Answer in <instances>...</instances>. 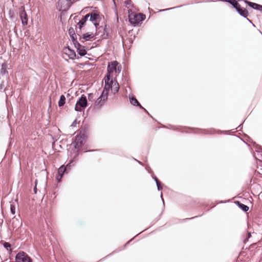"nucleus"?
Masks as SVG:
<instances>
[{
  "mask_svg": "<svg viewBox=\"0 0 262 262\" xmlns=\"http://www.w3.org/2000/svg\"><path fill=\"white\" fill-rule=\"evenodd\" d=\"M84 142V138L82 136L78 135L76 136L75 141L73 144L75 148L79 149L83 145Z\"/></svg>",
  "mask_w": 262,
  "mask_h": 262,
  "instance_id": "nucleus-7",
  "label": "nucleus"
},
{
  "mask_svg": "<svg viewBox=\"0 0 262 262\" xmlns=\"http://www.w3.org/2000/svg\"><path fill=\"white\" fill-rule=\"evenodd\" d=\"M19 13L23 25H27L28 24V17L24 6H21L19 7Z\"/></svg>",
  "mask_w": 262,
  "mask_h": 262,
  "instance_id": "nucleus-6",
  "label": "nucleus"
},
{
  "mask_svg": "<svg viewBox=\"0 0 262 262\" xmlns=\"http://www.w3.org/2000/svg\"><path fill=\"white\" fill-rule=\"evenodd\" d=\"M176 8V7L171 8H170V9H174V8ZM169 10V9H163L162 11H166V10Z\"/></svg>",
  "mask_w": 262,
  "mask_h": 262,
  "instance_id": "nucleus-34",
  "label": "nucleus"
},
{
  "mask_svg": "<svg viewBox=\"0 0 262 262\" xmlns=\"http://www.w3.org/2000/svg\"><path fill=\"white\" fill-rule=\"evenodd\" d=\"M108 88V85L104 88L101 95L95 102L94 106L95 109H99L104 104L105 101L107 100L108 94L105 92Z\"/></svg>",
  "mask_w": 262,
  "mask_h": 262,
  "instance_id": "nucleus-2",
  "label": "nucleus"
},
{
  "mask_svg": "<svg viewBox=\"0 0 262 262\" xmlns=\"http://www.w3.org/2000/svg\"><path fill=\"white\" fill-rule=\"evenodd\" d=\"M75 48L78 50V48H81L82 46H81L80 43H77L76 45H75Z\"/></svg>",
  "mask_w": 262,
  "mask_h": 262,
  "instance_id": "nucleus-27",
  "label": "nucleus"
},
{
  "mask_svg": "<svg viewBox=\"0 0 262 262\" xmlns=\"http://www.w3.org/2000/svg\"><path fill=\"white\" fill-rule=\"evenodd\" d=\"M254 157L256 158V159H258V158L256 157V155L255 154ZM259 160L261 161V159H258Z\"/></svg>",
  "mask_w": 262,
  "mask_h": 262,
  "instance_id": "nucleus-37",
  "label": "nucleus"
},
{
  "mask_svg": "<svg viewBox=\"0 0 262 262\" xmlns=\"http://www.w3.org/2000/svg\"><path fill=\"white\" fill-rule=\"evenodd\" d=\"M236 204H237L238 205V207L244 212H247L249 210L248 206H247V205H246L244 204L241 203L238 201H237L236 202Z\"/></svg>",
  "mask_w": 262,
  "mask_h": 262,
  "instance_id": "nucleus-16",
  "label": "nucleus"
},
{
  "mask_svg": "<svg viewBox=\"0 0 262 262\" xmlns=\"http://www.w3.org/2000/svg\"><path fill=\"white\" fill-rule=\"evenodd\" d=\"M89 15L90 20L92 23L97 21L98 19L99 18V15L96 12H92L91 13L88 14Z\"/></svg>",
  "mask_w": 262,
  "mask_h": 262,
  "instance_id": "nucleus-11",
  "label": "nucleus"
},
{
  "mask_svg": "<svg viewBox=\"0 0 262 262\" xmlns=\"http://www.w3.org/2000/svg\"><path fill=\"white\" fill-rule=\"evenodd\" d=\"M74 32V30H73V29H69V34H70V36H71V37H72V35H73V34H74V35H75V34H74V33L72 34V32Z\"/></svg>",
  "mask_w": 262,
  "mask_h": 262,
  "instance_id": "nucleus-28",
  "label": "nucleus"
},
{
  "mask_svg": "<svg viewBox=\"0 0 262 262\" xmlns=\"http://www.w3.org/2000/svg\"><path fill=\"white\" fill-rule=\"evenodd\" d=\"M259 154V152H257V156H258Z\"/></svg>",
  "mask_w": 262,
  "mask_h": 262,
  "instance_id": "nucleus-42",
  "label": "nucleus"
},
{
  "mask_svg": "<svg viewBox=\"0 0 262 262\" xmlns=\"http://www.w3.org/2000/svg\"><path fill=\"white\" fill-rule=\"evenodd\" d=\"M225 2L229 3L235 9L236 8L239 9V7L240 5L237 3V2L236 1V0H226V1H225Z\"/></svg>",
  "mask_w": 262,
  "mask_h": 262,
  "instance_id": "nucleus-18",
  "label": "nucleus"
},
{
  "mask_svg": "<svg viewBox=\"0 0 262 262\" xmlns=\"http://www.w3.org/2000/svg\"><path fill=\"white\" fill-rule=\"evenodd\" d=\"M250 236V233H249L248 237Z\"/></svg>",
  "mask_w": 262,
  "mask_h": 262,
  "instance_id": "nucleus-41",
  "label": "nucleus"
},
{
  "mask_svg": "<svg viewBox=\"0 0 262 262\" xmlns=\"http://www.w3.org/2000/svg\"><path fill=\"white\" fill-rule=\"evenodd\" d=\"M113 1L114 2L115 0H113Z\"/></svg>",
  "mask_w": 262,
  "mask_h": 262,
  "instance_id": "nucleus-46",
  "label": "nucleus"
},
{
  "mask_svg": "<svg viewBox=\"0 0 262 262\" xmlns=\"http://www.w3.org/2000/svg\"><path fill=\"white\" fill-rule=\"evenodd\" d=\"M5 73V65L3 64L1 69V74L4 75Z\"/></svg>",
  "mask_w": 262,
  "mask_h": 262,
  "instance_id": "nucleus-25",
  "label": "nucleus"
},
{
  "mask_svg": "<svg viewBox=\"0 0 262 262\" xmlns=\"http://www.w3.org/2000/svg\"><path fill=\"white\" fill-rule=\"evenodd\" d=\"M131 1L130 0H126L125 1V4H126V6L127 8H130V4H131Z\"/></svg>",
  "mask_w": 262,
  "mask_h": 262,
  "instance_id": "nucleus-23",
  "label": "nucleus"
},
{
  "mask_svg": "<svg viewBox=\"0 0 262 262\" xmlns=\"http://www.w3.org/2000/svg\"><path fill=\"white\" fill-rule=\"evenodd\" d=\"M10 211L12 215L15 214V205L14 203L10 204Z\"/></svg>",
  "mask_w": 262,
  "mask_h": 262,
  "instance_id": "nucleus-21",
  "label": "nucleus"
},
{
  "mask_svg": "<svg viewBox=\"0 0 262 262\" xmlns=\"http://www.w3.org/2000/svg\"><path fill=\"white\" fill-rule=\"evenodd\" d=\"M67 171V167H65L64 165L61 166L58 170V173L56 176V179L58 182L60 181L64 173Z\"/></svg>",
  "mask_w": 262,
  "mask_h": 262,
  "instance_id": "nucleus-9",
  "label": "nucleus"
},
{
  "mask_svg": "<svg viewBox=\"0 0 262 262\" xmlns=\"http://www.w3.org/2000/svg\"><path fill=\"white\" fill-rule=\"evenodd\" d=\"M66 97L64 95H62L60 97V99H59V100L58 101V106L59 107H61L62 106H63V105L65 104L66 103Z\"/></svg>",
  "mask_w": 262,
  "mask_h": 262,
  "instance_id": "nucleus-17",
  "label": "nucleus"
},
{
  "mask_svg": "<svg viewBox=\"0 0 262 262\" xmlns=\"http://www.w3.org/2000/svg\"><path fill=\"white\" fill-rule=\"evenodd\" d=\"M89 17V15L87 14L81 20H79V21L77 24V26H78L79 29H81L82 27L84 26Z\"/></svg>",
  "mask_w": 262,
  "mask_h": 262,
  "instance_id": "nucleus-14",
  "label": "nucleus"
},
{
  "mask_svg": "<svg viewBox=\"0 0 262 262\" xmlns=\"http://www.w3.org/2000/svg\"><path fill=\"white\" fill-rule=\"evenodd\" d=\"M72 38L73 40V43L74 44V46L76 45L77 43H78L76 39L74 38V34L72 35Z\"/></svg>",
  "mask_w": 262,
  "mask_h": 262,
  "instance_id": "nucleus-26",
  "label": "nucleus"
},
{
  "mask_svg": "<svg viewBox=\"0 0 262 262\" xmlns=\"http://www.w3.org/2000/svg\"><path fill=\"white\" fill-rule=\"evenodd\" d=\"M71 163L72 162H70V163L68 164L66 166V167H67V171L69 170L70 169V167L71 166Z\"/></svg>",
  "mask_w": 262,
  "mask_h": 262,
  "instance_id": "nucleus-29",
  "label": "nucleus"
},
{
  "mask_svg": "<svg viewBox=\"0 0 262 262\" xmlns=\"http://www.w3.org/2000/svg\"><path fill=\"white\" fill-rule=\"evenodd\" d=\"M236 10L238 12V13L242 16L244 17H247L248 15V12L246 9H243L241 5L239 7V9L236 8Z\"/></svg>",
  "mask_w": 262,
  "mask_h": 262,
  "instance_id": "nucleus-13",
  "label": "nucleus"
},
{
  "mask_svg": "<svg viewBox=\"0 0 262 262\" xmlns=\"http://www.w3.org/2000/svg\"><path fill=\"white\" fill-rule=\"evenodd\" d=\"M67 96H70V94H67Z\"/></svg>",
  "mask_w": 262,
  "mask_h": 262,
  "instance_id": "nucleus-43",
  "label": "nucleus"
},
{
  "mask_svg": "<svg viewBox=\"0 0 262 262\" xmlns=\"http://www.w3.org/2000/svg\"><path fill=\"white\" fill-rule=\"evenodd\" d=\"M71 5V0H59L57 9L59 11H66L69 9Z\"/></svg>",
  "mask_w": 262,
  "mask_h": 262,
  "instance_id": "nucleus-5",
  "label": "nucleus"
},
{
  "mask_svg": "<svg viewBox=\"0 0 262 262\" xmlns=\"http://www.w3.org/2000/svg\"><path fill=\"white\" fill-rule=\"evenodd\" d=\"M130 241H132V239H130V241H128V243L130 242Z\"/></svg>",
  "mask_w": 262,
  "mask_h": 262,
  "instance_id": "nucleus-44",
  "label": "nucleus"
},
{
  "mask_svg": "<svg viewBox=\"0 0 262 262\" xmlns=\"http://www.w3.org/2000/svg\"><path fill=\"white\" fill-rule=\"evenodd\" d=\"M88 105V100L86 97L82 95L81 97L77 101L75 110L77 112H81Z\"/></svg>",
  "mask_w": 262,
  "mask_h": 262,
  "instance_id": "nucleus-4",
  "label": "nucleus"
},
{
  "mask_svg": "<svg viewBox=\"0 0 262 262\" xmlns=\"http://www.w3.org/2000/svg\"><path fill=\"white\" fill-rule=\"evenodd\" d=\"M247 20L250 21V23H251V20L250 19H249L248 18H247Z\"/></svg>",
  "mask_w": 262,
  "mask_h": 262,
  "instance_id": "nucleus-40",
  "label": "nucleus"
},
{
  "mask_svg": "<svg viewBox=\"0 0 262 262\" xmlns=\"http://www.w3.org/2000/svg\"><path fill=\"white\" fill-rule=\"evenodd\" d=\"M157 189L158 190H161L162 189V187L160 186V183L157 184Z\"/></svg>",
  "mask_w": 262,
  "mask_h": 262,
  "instance_id": "nucleus-30",
  "label": "nucleus"
},
{
  "mask_svg": "<svg viewBox=\"0 0 262 262\" xmlns=\"http://www.w3.org/2000/svg\"><path fill=\"white\" fill-rule=\"evenodd\" d=\"M3 220L0 219V225L3 223Z\"/></svg>",
  "mask_w": 262,
  "mask_h": 262,
  "instance_id": "nucleus-36",
  "label": "nucleus"
},
{
  "mask_svg": "<svg viewBox=\"0 0 262 262\" xmlns=\"http://www.w3.org/2000/svg\"><path fill=\"white\" fill-rule=\"evenodd\" d=\"M145 18L143 14H130L129 15V21L134 26H138Z\"/></svg>",
  "mask_w": 262,
  "mask_h": 262,
  "instance_id": "nucleus-3",
  "label": "nucleus"
},
{
  "mask_svg": "<svg viewBox=\"0 0 262 262\" xmlns=\"http://www.w3.org/2000/svg\"><path fill=\"white\" fill-rule=\"evenodd\" d=\"M129 99H130V102L132 104H133L134 105L138 106H139L140 108L143 109L146 112L148 113L147 111L141 105V104L139 103V102H138V101L137 100V99L135 97H132L131 98L129 97Z\"/></svg>",
  "mask_w": 262,
  "mask_h": 262,
  "instance_id": "nucleus-12",
  "label": "nucleus"
},
{
  "mask_svg": "<svg viewBox=\"0 0 262 262\" xmlns=\"http://www.w3.org/2000/svg\"><path fill=\"white\" fill-rule=\"evenodd\" d=\"M245 2L247 4H248V5L250 7H252L254 9L260 11V12H262V5L257 4L256 3L250 2L248 1H245Z\"/></svg>",
  "mask_w": 262,
  "mask_h": 262,
  "instance_id": "nucleus-10",
  "label": "nucleus"
},
{
  "mask_svg": "<svg viewBox=\"0 0 262 262\" xmlns=\"http://www.w3.org/2000/svg\"><path fill=\"white\" fill-rule=\"evenodd\" d=\"M130 241H132V239H130V241H128V243L130 242Z\"/></svg>",
  "mask_w": 262,
  "mask_h": 262,
  "instance_id": "nucleus-45",
  "label": "nucleus"
},
{
  "mask_svg": "<svg viewBox=\"0 0 262 262\" xmlns=\"http://www.w3.org/2000/svg\"><path fill=\"white\" fill-rule=\"evenodd\" d=\"M139 164H142V163L139 161H137Z\"/></svg>",
  "mask_w": 262,
  "mask_h": 262,
  "instance_id": "nucleus-39",
  "label": "nucleus"
},
{
  "mask_svg": "<svg viewBox=\"0 0 262 262\" xmlns=\"http://www.w3.org/2000/svg\"><path fill=\"white\" fill-rule=\"evenodd\" d=\"M118 66V62L117 61H114L111 63V64H109L107 67V72L106 74H110L111 75V73H113V72H117V66Z\"/></svg>",
  "mask_w": 262,
  "mask_h": 262,
  "instance_id": "nucleus-8",
  "label": "nucleus"
},
{
  "mask_svg": "<svg viewBox=\"0 0 262 262\" xmlns=\"http://www.w3.org/2000/svg\"><path fill=\"white\" fill-rule=\"evenodd\" d=\"M37 180H36L35 181V186L37 185Z\"/></svg>",
  "mask_w": 262,
  "mask_h": 262,
  "instance_id": "nucleus-38",
  "label": "nucleus"
},
{
  "mask_svg": "<svg viewBox=\"0 0 262 262\" xmlns=\"http://www.w3.org/2000/svg\"><path fill=\"white\" fill-rule=\"evenodd\" d=\"M77 51L78 52V54L81 56H83L86 54V51L84 49L83 46L81 47V48H78Z\"/></svg>",
  "mask_w": 262,
  "mask_h": 262,
  "instance_id": "nucleus-19",
  "label": "nucleus"
},
{
  "mask_svg": "<svg viewBox=\"0 0 262 262\" xmlns=\"http://www.w3.org/2000/svg\"><path fill=\"white\" fill-rule=\"evenodd\" d=\"M34 193H37V187H36V186H35V187L34 188Z\"/></svg>",
  "mask_w": 262,
  "mask_h": 262,
  "instance_id": "nucleus-33",
  "label": "nucleus"
},
{
  "mask_svg": "<svg viewBox=\"0 0 262 262\" xmlns=\"http://www.w3.org/2000/svg\"><path fill=\"white\" fill-rule=\"evenodd\" d=\"M154 179L156 182V184H158L160 183V182L159 181L158 178L156 177H154Z\"/></svg>",
  "mask_w": 262,
  "mask_h": 262,
  "instance_id": "nucleus-31",
  "label": "nucleus"
},
{
  "mask_svg": "<svg viewBox=\"0 0 262 262\" xmlns=\"http://www.w3.org/2000/svg\"><path fill=\"white\" fill-rule=\"evenodd\" d=\"M68 51L69 52V55H71V56L73 55L74 56L76 55H75V52L73 50H71L69 48H68Z\"/></svg>",
  "mask_w": 262,
  "mask_h": 262,
  "instance_id": "nucleus-24",
  "label": "nucleus"
},
{
  "mask_svg": "<svg viewBox=\"0 0 262 262\" xmlns=\"http://www.w3.org/2000/svg\"><path fill=\"white\" fill-rule=\"evenodd\" d=\"M3 246L7 250L11 251V244L8 242H5L3 244Z\"/></svg>",
  "mask_w": 262,
  "mask_h": 262,
  "instance_id": "nucleus-22",
  "label": "nucleus"
},
{
  "mask_svg": "<svg viewBox=\"0 0 262 262\" xmlns=\"http://www.w3.org/2000/svg\"><path fill=\"white\" fill-rule=\"evenodd\" d=\"M94 34L93 33H85L83 34V37L82 39L83 40H81L82 42H83L84 41H88L91 40L92 38L94 37Z\"/></svg>",
  "mask_w": 262,
  "mask_h": 262,
  "instance_id": "nucleus-15",
  "label": "nucleus"
},
{
  "mask_svg": "<svg viewBox=\"0 0 262 262\" xmlns=\"http://www.w3.org/2000/svg\"><path fill=\"white\" fill-rule=\"evenodd\" d=\"M161 198L162 200L163 201V202H164V200H163V196H162V193H161ZM163 204H164V202H163Z\"/></svg>",
  "mask_w": 262,
  "mask_h": 262,
  "instance_id": "nucleus-35",
  "label": "nucleus"
},
{
  "mask_svg": "<svg viewBox=\"0 0 262 262\" xmlns=\"http://www.w3.org/2000/svg\"><path fill=\"white\" fill-rule=\"evenodd\" d=\"M105 88L106 85H108L109 88L106 90V93L108 94L110 89H111L114 94L117 93L119 89V85L116 80H113L112 76L110 74H106L104 78Z\"/></svg>",
  "mask_w": 262,
  "mask_h": 262,
  "instance_id": "nucleus-1",
  "label": "nucleus"
},
{
  "mask_svg": "<svg viewBox=\"0 0 262 262\" xmlns=\"http://www.w3.org/2000/svg\"><path fill=\"white\" fill-rule=\"evenodd\" d=\"M103 36H102V38H106L108 35V33H109V27H107L106 25H105L104 28H103Z\"/></svg>",
  "mask_w": 262,
  "mask_h": 262,
  "instance_id": "nucleus-20",
  "label": "nucleus"
},
{
  "mask_svg": "<svg viewBox=\"0 0 262 262\" xmlns=\"http://www.w3.org/2000/svg\"><path fill=\"white\" fill-rule=\"evenodd\" d=\"M95 26L97 28L98 26H99V24L96 23V21L93 23Z\"/></svg>",
  "mask_w": 262,
  "mask_h": 262,
  "instance_id": "nucleus-32",
  "label": "nucleus"
}]
</instances>
